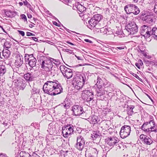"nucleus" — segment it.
<instances>
[{
    "instance_id": "f257e3e1",
    "label": "nucleus",
    "mask_w": 157,
    "mask_h": 157,
    "mask_svg": "<svg viewBox=\"0 0 157 157\" xmlns=\"http://www.w3.org/2000/svg\"><path fill=\"white\" fill-rule=\"evenodd\" d=\"M43 90L45 93L52 95L60 94L63 90L60 85L55 82L48 81L44 85Z\"/></svg>"
},
{
    "instance_id": "f03ea898",
    "label": "nucleus",
    "mask_w": 157,
    "mask_h": 157,
    "mask_svg": "<svg viewBox=\"0 0 157 157\" xmlns=\"http://www.w3.org/2000/svg\"><path fill=\"white\" fill-rule=\"evenodd\" d=\"M39 60L41 68L48 72V74L50 75L54 76L57 68L56 67H53L52 62L51 60L44 56H40Z\"/></svg>"
},
{
    "instance_id": "7ed1b4c3",
    "label": "nucleus",
    "mask_w": 157,
    "mask_h": 157,
    "mask_svg": "<svg viewBox=\"0 0 157 157\" xmlns=\"http://www.w3.org/2000/svg\"><path fill=\"white\" fill-rule=\"evenodd\" d=\"M103 84L102 79L100 77H98L97 82L94 86V87L96 90L97 98L101 100H103L104 99L105 91L103 86Z\"/></svg>"
},
{
    "instance_id": "20e7f679",
    "label": "nucleus",
    "mask_w": 157,
    "mask_h": 157,
    "mask_svg": "<svg viewBox=\"0 0 157 157\" xmlns=\"http://www.w3.org/2000/svg\"><path fill=\"white\" fill-rule=\"evenodd\" d=\"M102 17L99 14H95L92 17V18L89 21L88 23L92 28L95 27L98 29H100V24L99 23L102 19Z\"/></svg>"
},
{
    "instance_id": "39448f33",
    "label": "nucleus",
    "mask_w": 157,
    "mask_h": 157,
    "mask_svg": "<svg viewBox=\"0 0 157 157\" xmlns=\"http://www.w3.org/2000/svg\"><path fill=\"white\" fill-rule=\"evenodd\" d=\"M124 9L127 14L133 13L135 15L138 14L140 12L139 8L136 5L129 4L125 6Z\"/></svg>"
},
{
    "instance_id": "423d86ee",
    "label": "nucleus",
    "mask_w": 157,
    "mask_h": 157,
    "mask_svg": "<svg viewBox=\"0 0 157 157\" xmlns=\"http://www.w3.org/2000/svg\"><path fill=\"white\" fill-rule=\"evenodd\" d=\"M125 30L131 34L137 33L138 29L136 24L133 21L129 22L125 26Z\"/></svg>"
},
{
    "instance_id": "0eeeda50",
    "label": "nucleus",
    "mask_w": 157,
    "mask_h": 157,
    "mask_svg": "<svg viewBox=\"0 0 157 157\" xmlns=\"http://www.w3.org/2000/svg\"><path fill=\"white\" fill-rule=\"evenodd\" d=\"M62 130L63 136L65 137H68L74 132V127L71 124L65 125L63 127Z\"/></svg>"
},
{
    "instance_id": "6e6552de",
    "label": "nucleus",
    "mask_w": 157,
    "mask_h": 157,
    "mask_svg": "<svg viewBox=\"0 0 157 157\" xmlns=\"http://www.w3.org/2000/svg\"><path fill=\"white\" fill-rule=\"evenodd\" d=\"M131 131V128L129 126H123L121 127L120 132L121 137L123 139L127 137L130 135Z\"/></svg>"
},
{
    "instance_id": "1a4fd4ad",
    "label": "nucleus",
    "mask_w": 157,
    "mask_h": 157,
    "mask_svg": "<svg viewBox=\"0 0 157 157\" xmlns=\"http://www.w3.org/2000/svg\"><path fill=\"white\" fill-rule=\"evenodd\" d=\"M119 141L118 139L115 137H109L105 139L106 143L111 148L114 145H118V147L120 148L121 147L118 144Z\"/></svg>"
},
{
    "instance_id": "9d476101",
    "label": "nucleus",
    "mask_w": 157,
    "mask_h": 157,
    "mask_svg": "<svg viewBox=\"0 0 157 157\" xmlns=\"http://www.w3.org/2000/svg\"><path fill=\"white\" fill-rule=\"evenodd\" d=\"M151 27L146 25H143L140 28V33L145 38H147L151 36Z\"/></svg>"
},
{
    "instance_id": "9b49d317",
    "label": "nucleus",
    "mask_w": 157,
    "mask_h": 157,
    "mask_svg": "<svg viewBox=\"0 0 157 157\" xmlns=\"http://www.w3.org/2000/svg\"><path fill=\"white\" fill-rule=\"evenodd\" d=\"M25 59L26 63L29 64L31 67H33L36 66V60L33 54H25Z\"/></svg>"
},
{
    "instance_id": "f8f14e48",
    "label": "nucleus",
    "mask_w": 157,
    "mask_h": 157,
    "mask_svg": "<svg viewBox=\"0 0 157 157\" xmlns=\"http://www.w3.org/2000/svg\"><path fill=\"white\" fill-rule=\"evenodd\" d=\"M60 69L64 77L67 79H69L72 77L73 74L71 69L64 65H61L60 67Z\"/></svg>"
},
{
    "instance_id": "ddd939ff",
    "label": "nucleus",
    "mask_w": 157,
    "mask_h": 157,
    "mask_svg": "<svg viewBox=\"0 0 157 157\" xmlns=\"http://www.w3.org/2000/svg\"><path fill=\"white\" fill-rule=\"evenodd\" d=\"M83 96L84 97V99L87 102L90 103L91 101H93L94 98L93 93L92 91H90L89 90H83Z\"/></svg>"
},
{
    "instance_id": "4468645a",
    "label": "nucleus",
    "mask_w": 157,
    "mask_h": 157,
    "mask_svg": "<svg viewBox=\"0 0 157 157\" xmlns=\"http://www.w3.org/2000/svg\"><path fill=\"white\" fill-rule=\"evenodd\" d=\"M85 143V140L82 136H79L77 137V143L75 147L80 151H81L84 147Z\"/></svg>"
},
{
    "instance_id": "2eb2a0df",
    "label": "nucleus",
    "mask_w": 157,
    "mask_h": 157,
    "mask_svg": "<svg viewBox=\"0 0 157 157\" xmlns=\"http://www.w3.org/2000/svg\"><path fill=\"white\" fill-rule=\"evenodd\" d=\"M80 81L86 82L87 80L84 75H82L79 73L77 74L73 78L72 84L80 82Z\"/></svg>"
},
{
    "instance_id": "dca6fc26",
    "label": "nucleus",
    "mask_w": 157,
    "mask_h": 157,
    "mask_svg": "<svg viewBox=\"0 0 157 157\" xmlns=\"http://www.w3.org/2000/svg\"><path fill=\"white\" fill-rule=\"evenodd\" d=\"M71 110L75 116H79L84 112L82 107L78 105H74L72 107Z\"/></svg>"
},
{
    "instance_id": "f3484780",
    "label": "nucleus",
    "mask_w": 157,
    "mask_h": 157,
    "mask_svg": "<svg viewBox=\"0 0 157 157\" xmlns=\"http://www.w3.org/2000/svg\"><path fill=\"white\" fill-rule=\"evenodd\" d=\"M13 84H14L16 86L17 85L20 86V89L23 90L25 86V83H23L25 81L22 79H19L18 80L16 79V77L13 76L12 77Z\"/></svg>"
},
{
    "instance_id": "a211bd4d",
    "label": "nucleus",
    "mask_w": 157,
    "mask_h": 157,
    "mask_svg": "<svg viewBox=\"0 0 157 157\" xmlns=\"http://www.w3.org/2000/svg\"><path fill=\"white\" fill-rule=\"evenodd\" d=\"M98 151L96 148H92L86 151V157H97Z\"/></svg>"
},
{
    "instance_id": "6ab92c4d",
    "label": "nucleus",
    "mask_w": 157,
    "mask_h": 157,
    "mask_svg": "<svg viewBox=\"0 0 157 157\" xmlns=\"http://www.w3.org/2000/svg\"><path fill=\"white\" fill-rule=\"evenodd\" d=\"M73 8L74 10H77L81 13L83 12L86 10V8L79 2L76 3L74 5L73 4Z\"/></svg>"
},
{
    "instance_id": "aec40b11",
    "label": "nucleus",
    "mask_w": 157,
    "mask_h": 157,
    "mask_svg": "<svg viewBox=\"0 0 157 157\" xmlns=\"http://www.w3.org/2000/svg\"><path fill=\"white\" fill-rule=\"evenodd\" d=\"M141 128L146 132L150 133L151 131H150V128L149 126V124L147 122H145L144 123L141 127Z\"/></svg>"
},
{
    "instance_id": "412c9836",
    "label": "nucleus",
    "mask_w": 157,
    "mask_h": 157,
    "mask_svg": "<svg viewBox=\"0 0 157 157\" xmlns=\"http://www.w3.org/2000/svg\"><path fill=\"white\" fill-rule=\"evenodd\" d=\"M150 128V131L155 132H157V127H156L155 124L153 120H151L149 122H147Z\"/></svg>"
},
{
    "instance_id": "4be33fe9",
    "label": "nucleus",
    "mask_w": 157,
    "mask_h": 157,
    "mask_svg": "<svg viewBox=\"0 0 157 157\" xmlns=\"http://www.w3.org/2000/svg\"><path fill=\"white\" fill-rule=\"evenodd\" d=\"M85 82L80 81V82L74 83L72 84L75 89L79 90L84 86Z\"/></svg>"
},
{
    "instance_id": "5701e85b",
    "label": "nucleus",
    "mask_w": 157,
    "mask_h": 157,
    "mask_svg": "<svg viewBox=\"0 0 157 157\" xmlns=\"http://www.w3.org/2000/svg\"><path fill=\"white\" fill-rule=\"evenodd\" d=\"M24 78L27 81H32L35 78V77L32 73H27L24 75Z\"/></svg>"
},
{
    "instance_id": "b1692460",
    "label": "nucleus",
    "mask_w": 157,
    "mask_h": 157,
    "mask_svg": "<svg viewBox=\"0 0 157 157\" xmlns=\"http://www.w3.org/2000/svg\"><path fill=\"white\" fill-rule=\"evenodd\" d=\"M23 63V61L21 60V58L19 56H17V59L15 63L16 67L18 68L20 67Z\"/></svg>"
},
{
    "instance_id": "393cba45",
    "label": "nucleus",
    "mask_w": 157,
    "mask_h": 157,
    "mask_svg": "<svg viewBox=\"0 0 157 157\" xmlns=\"http://www.w3.org/2000/svg\"><path fill=\"white\" fill-rule=\"evenodd\" d=\"M143 20L147 23L151 24L153 22V16L152 15H147L143 18Z\"/></svg>"
},
{
    "instance_id": "a878e982",
    "label": "nucleus",
    "mask_w": 157,
    "mask_h": 157,
    "mask_svg": "<svg viewBox=\"0 0 157 157\" xmlns=\"http://www.w3.org/2000/svg\"><path fill=\"white\" fill-rule=\"evenodd\" d=\"M150 33L151 36L154 39L157 40V28L153 27Z\"/></svg>"
},
{
    "instance_id": "bb28decb",
    "label": "nucleus",
    "mask_w": 157,
    "mask_h": 157,
    "mask_svg": "<svg viewBox=\"0 0 157 157\" xmlns=\"http://www.w3.org/2000/svg\"><path fill=\"white\" fill-rule=\"evenodd\" d=\"M134 107V106L133 105H127V111L128 114V115L131 116L133 113L134 112L133 111V109Z\"/></svg>"
},
{
    "instance_id": "cd10ccee",
    "label": "nucleus",
    "mask_w": 157,
    "mask_h": 157,
    "mask_svg": "<svg viewBox=\"0 0 157 157\" xmlns=\"http://www.w3.org/2000/svg\"><path fill=\"white\" fill-rule=\"evenodd\" d=\"M90 121L93 124H95L98 123L99 121V119L98 117L94 115L91 116L90 117Z\"/></svg>"
},
{
    "instance_id": "c85d7f7f",
    "label": "nucleus",
    "mask_w": 157,
    "mask_h": 157,
    "mask_svg": "<svg viewBox=\"0 0 157 157\" xmlns=\"http://www.w3.org/2000/svg\"><path fill=\"white\" fill-rule=\"evenodd\" d=\"M2 54L5 58H7L9 57L10 54V52L8 49L4 50L2 51Z\"/></svg>"
},
{
    "instance_id": "c756f323",
    "label": "nucleus",
    "mask_w": 157,
    "mask_h": 157,
    "mask_svg": "<svg viewBox=\"0 0 157 157\" xmlns=\"http://www.w3.org/2000/svg\"><path fill=\"white\" fill-rule=\"evenodd\" d=\"M55 131V127L53 124L51 123L49 124L48 131L49 132L52 133Z\"/></svg>"
},
{
    "instance_id": "7c9ffc66",
    "label": "nucleus",
    "mask_w": 157,
    "mask_h": 157,
    "mask_svg": "<svg viewBox=\"0 0 157 157\" xmlns=\"http://www.w3.org/2000/svg\"><path fill=\"white\" fill-rule=\"evenodd\" d=\"M6 72V68L4 65H2L0 66V76H2Z\"/></svg>"
},
{
    "instance_id": "2f4dec72",
    "label": "nucleus",
    "mask_w": 157,
    "mask_h": 157,
    "mask_svg": "<svg viewBox=\"0 0 157 157\" xmlns=\"http://www.w3.org/2000/svg\"><path fill=\"white\" fill-rule=\"evenodd\" d=\"M16 12H12L10 10L7 11L5 12L6 15L7 17H13L14 13H16Z\"/></svg>"
},
{
    "instance_id": "473e14b6",
    "label": "nucleus",
    "mask_w": 157,
    "mask_h": 157,
    "mask_svg": "<svg viewBox=\"0 0 157 157\" xmlns=\"http://www.w3.org/2000/svg\"><path fill=\"white\" fill-rule=\"evenodd\" d=\"M19 156L18 157H31L30 154L28 152H21L19 154Z\"/></svg>"
},
{
    "instance_id": "72a5a7b5",
    "label": "nucleus",
    "mask_w": 157,
    "mask_h": 157,
    "mask_svg": "<svg viewBox=\"0 0 157 157\" xmlns=\"http://www.w3.org/2000/svg\"><path fill=\"white\" fill-rule=\"evenodd\" d=\"M144 142L146 144L150 145L152 143L153 141L151 138L147 136L146 137V138L145 139Z\"/></svg>"
},
{
    "instance_id": "f704fd0d",
    "label": "nucleus",
    "mask_w": 157,
    "mask_h": 157,
    "mask_svg": "<svg viewBox=\"0 0 157 157\" xmlns=\"http://www.w3.org/2000/svg\"><path fill=\"white\" fill-rule=\"evenodd\" d=\"M100 29H101L100 30V32L103 33L104 34L108 35L109 34V29L107 28H100Z\"/></svg>"
},
{
    "instance_id": "c9c22d12",
    "label": "nucleus",
    "mask_w": 157,
    "mask_h": 157,
    "mask_svg": "<svg viewBox=\"0 0 157 157\" xmlns=\"http://www.w3.org/2000/svg\"><path fill=\"white\" fill-rule=\"evenodd\" d=\"M25 40L26 41L30 42V40H33L35 41H37L38 40L37 38L36 37H25Z\"/></svg>"
},
{
    "instance_id": "e433bc0d",
    "label": "nucleus",
    "mask_w": 157,
    "mask_h": 157,
    "mask_svg": "<svg viewBox=\"0 0 157 157\" xmlns=\"http://www.w3.org/2000/svg\"><path fill=\"white\" fill-rule=\"evenodd\" d=\"M69 101L70 100L67 98L64 101L65 104L64 105V107L66 109H68L70 107V103Z\"/></svg>"
},
{
    "instance_id": "4c0bfd02",
    "label": "nucleus",
    "mask_w": 157,
    "mask_h": 157,
    "mask_svg": "<svg viewBox=\"0 0 157 157\" xmlns=\"http://www.w3.org/2000/svg\"><path fill=\"white\" fill-rule=\"evenodd\" d=\"M11 45L9 42L6 41L4 44V48H9L10 47Z\"/></svg>"
},
{
    "instance_id": "58836bf2",
    "label": "nucleus",
    "mask_w": 157,
    "mask_h": 157,
    "mask_svg": "<svg viewBox=\"0 0 157 157\" xmlns=\"http://www.w3.org/2000/svg\"><path fill=\"white\" fill-rule=\"evenodd\" d=\"M72 0H63V1L65 4L71 6Z\"/></svg>"
},
{
    "instance_id": "ea45409f",
    "label": "nucleus",
    "mask_w": 157,
    "mask_h": 157,
    "mask_svg": "<svg viewBox=\"0 0 157 157\" xmlns=\"http://www.w3.org/2000/svg\"><path fill=\"white\" fill-rule=\"evenodd\" d=\"M63 51L64 52H66L69 54H74V53L72 50H70L68 49H63Z\"/></svg>"
},
{
    "instance_id": "a19ab883",
    "label": "nucleus",
    "mask_w": 157,
    "mask_h": 157,
    "mask_svg": "<svg viewBox=\"0 0 157 157\" xmlns=\"http://www.w3.org/2000/svg\"><path fill=\"white\" fill-rule=\"evenodd\" d=\"M50 59L51 60L52 63H53L56 65H58L59 63V61L58 60H55L53 59Z\"/></svg>"
},
{
    "instance_id": "79ce46f5",
    "label": "nucleus",
    "mask_w": 157,
    "mask_h": 157,
    "mask_svg": "<svg viewBox=\"0 0 157 157\" xmlns=\"http://www.w3.org/2000/svg\"><path fill=\"white\" fill-rule=\"evenodd\" d=\"M147 136L144 135V134H141L140 136V140H142V141H144L145 140V139L146 138V137H147Z\"/></svg>"
},
{
    "instance_id": "37998d69",
    "label": "nucleus",
    "mask_w": 157,
    "mask_h": 157,
    "mask_svg": "<svg viewBox=\"0 0 157 157\" xmlns=\"http://www.w3.org/2000/svg\"><path fill=\"white\" fill-rule=\"evenodd\" d=\"M21 17L22 19L24 20V21H27L26 17L25 14H22L21 15Z\"/></svg>"
},
{
    "instance_id": "c03bdc74",
    "label": "nucleus",
    "mask_w": 157,
    "mask_h": 157,
    "mask_svg": "<svg viewBox=\"0 0 157 157\" xmlns=\"http://www.w3.org/2000/svg\"><path fill=\"white\" fill-rule=\"evenodd\" d=\"M22 36H25V32L22 31L21 30H18L17 31Z\"/></svg>"
},
{
    "instance_id": "a18cd8bd",
    "label": "nucleus",
    "mask_w": 157,
    "mask_h": 157,
    "mask_svg": "<svg viewBox=\"0 0 157 157\" xmlns=\"http://www.w3.org/2000/svg\"><path fill=\"white\" fill-rule=\"evenodd\" d=\"M26 35L28 36H34L35 35L34 34L28 32H26Z\"/></svg>"
},
{
    "instance_id": "49530a36",
    "label": "nucleus",
    "mask_w": 157,
    "mask_h": 157,
    "mask_svg": "<svg viewBox=\"0 0 157 157\" xmlns=\"http://www.w3.org/2000/svg\"><path fill=\"white\" fill-rule=\"evenodd\" d=\"M154 11L157 14V2H156L154 6Z\"/></svg>"
},
{
    "instance_id": "de8ad7c7",
    "label": "nucleus",
    "mask_w": 157,
    "mask_h": 157,
    "mask_svg": "<svg viewBox=\"0 0 157 157\" xmlns=\"http://www.w3.org/2000/svg\"><path fill=\"white\" fill-rule=\"evenodd\" d=\"M0 157H8L6 154L3 153H0Z\"/></svg>"
},
{
    "instance_id": "09e8293b",
    "label": "nucleus",
    "mask_w": 157,
    "mask_h": 157,
    "mask_svg": "<svg viewBox=\"0 0 157 157\" xmlns=\"http://www.w3.org/2000/svg\"><path fill=\"white\" fill-rule=\"evenodd\" d=\"M124 46H121L117 47L116 49H119L120 50H121L124 49Z\"/></svg>"
},
{
    "instance_id": "8fccbe9b",
    "label": "nucleus",
    "mask_w": 157,
    "mask_h": 157,
    "mask_svg": "<svg viewBox=\"0 0 157 157\" xmlns=\"http://www.w3.org/2000/svg\"><path fill=\"white\" fill-rule=\"evenodd\" d=\"M132 75L134 77H135L136 78L139 79L140 80V78H139V76H138V75H137L136 74L133 73V74H132Z\"/></svg>"
},
{
    "instance_id": "3c124183",
    "label": "nucleus",
    "mask_w": 157,
    "mask_h": 157,
    "mask_svg": "<svg viewBox=\"0 0 157 157\" xmlns=\"http://www.w3.org/2000/svg\"><path fill=\"white\" fill-rule=\"evenodd\" d=\"M38 90L36 89V88H34L33 89V94H35L38 93Z\"/></svg>"
},
{
    "instance_id": "603ef678",
    "label": "nucleus",
    "mask_w": 157,
    "mask_h": 157,
    "mask_svg": "<svg viewBox=\"0 0 157 157\" xmlns=\"http://www.w3.org/2000/svg\"><path fill=\"white\" fill-rule=\"evenodd\" d=\"M138 63H139L140 64L141 66H142L143 64V62L141 60H139Z\"/></svg>"
},
{
    "instance_id": "864d4df0",
    "label": "nucleus",
    "mask_w": 157,
    "mask_h": 157,
    "mask_svg": "<svg viewBox=\"0 0 157 157\" xmlns=\"http://www.w3.org/2000/svg\"><path fill=\"white\" fill-rule=\"evenodd\" d=\"M99 136L97 134H95L94 135H92V138H97L98 136Z\"/></svg>"
},
{
    "instance_id": "5fc2aeb1",
    "label": "nucleus",
    "mask_w": 157,
    "mask_h": 157,
    "mask_svg": "<svg viewBox=\"0 0 157 157\" xmlns=\"http://www.w3.org/2000/svg\"><path fill=\"white\" fill-rule=\"evenodd\" d=\"M135 65L138 68H140L141 66L138 63H136Z\"/></svg>"
},
{
    "instance_id": "6e6d98bb",
    "label": "nucleus",
    "mask_w": 157,
    "mask_h": 157,
    "mask_svg": "<svg viewBox=\"0 0 157 157\" xmlns=\"http://www.w3.org/2000/svg\"><path fill=\"white\" fill-rule=\"evenodd\" d=\"M84 40L86 42H89L90 43H92V41L88 39H85Z\"/></svg>"
},
{
    "instance_id": "4d7b16f0",
    "label": "nucleus",
    "mask_w": 157,
    "mask_h": 157,
    "mask_svg": "<svg viewBox=\"0 0 157 157\" xmlns=\"http://www.w3.org/2000/svg\"><path fill=\"white\" fill-rule=\"evenodd\" d=\"M75 56H76V57L77 58L78 60H82V57L80 56H77L76 55H75Z\"/></svg>"
},
{
    "instance_id": "13d9d810",
    "label": "nucleus",
    "mask_w": 157,
    "mask_h": 157,
    "mask_svg": "<svg viewBox=\"0 0 157 157\" xmlns=\"http://www.w3.org/2000/svg\"><path fill=\"white\" fill-rule=\"evenodd\" d=\"M152 64L155 66H157V62L156 61H154L152 62Z\"/></svg>"
},
{
    "instance_id": "bf43d9fd",
    "label": "nucleus",
    "mask_w": 157,
    "mask_h": 157,
    "mask_svg": "<svg viewBox=\"0 0 157 157\" xmlns=\"http://www.w3.org/2000/svg\"><path fill=\"white\" fill-rule=\"evenodd\" d=\"M8 60H6L5 61V63H6V64L7 65H9V64H10L11 63L10 62V63H8Z\"/></svg>"
},
{
    "instance_id": "052dcab7",
    "label": "nucleus",
    "mask_w": 157,
    "mask_h": 157,
    "mask_svg": "<svg viewBox=\"0 0 157 157\" xmlns=\"http://www.w3.org/2000/svg\"><path fill=\"white\" fill-rule=\"evenodd\" d=\"M25 5H27V4H28V2L25 0V1H23Z\"/></svg>"
},
{
    "instance_id": "680f3d73",
    "label": "nucleus",
    "mask_w": 157,
    "mask_h": 157,
    "mask_svg": "<svg viewBox=\"0 0 157 157\" xmlns=\"http://www.w3.org/2000/svg\"><path fill=\"white\" fill-rule=\"evenodd\" d=\"M27 16L28 18H31L32 17V15L30 14H28L27 15Z\"/></svg>"
},
{
    "instance_id": "e2e57ef3",
    "label": "nucleus",
    "mask_w": 157,
    "mask_h": 157,
    "mask_svg": "<svg viewBox=\"0 0 157 157\" xmlns=\"http://www.w3.org/2000/svg\"><path fill=\"white\" fill-rule=\"evenodd\" d=\"M33 156L34 157H40V156L36 154H34L33 155Z\"/></svg>"
},
{
    "instance_id": "0e129e2a",
    "label": "nucleus",
    "mask_w": 157,
    "mask_h": 157,
    "mask_svg": "<svg viewBox=\"0 0 157 157\" xmlns=\"http://www.w3.org/2000/svg\"><path fill=\"white\" fill-rule=\"evenodd\" d=\"M146 95H147V96L149 98L151 101H152V99H151V97L149 96V95L148 94H145Z\"/></svg>"
},
{
    "instance_id": "69168bd1",
    "label": "nucleus",
    "mask_w": 157,
    "mask_h": 157,
    "mask_svg": "<svg viewBox=\"0 0 157 157\" xmlns=\"http://www.w3.org/2000/svg\"><path fill=\"white\" fill-rule=\"evenodd\" d=\"M2 124L4 125L5 126H6L7 125V123L6 122H4Z\"/></svg>"
},
{
    "instance_id": "338daca9",
    "label": "nucleus",
    "mask_w": 157,
    "mask_h": 157,
    "mask_svg": "<svg viewBox=\"0 0 157 157\" xmlns=\"http://www.w3.org/2000/svg\"><path fill=\"white\" fill-rule=\"evenodd\" d=\"M53 24L55 25H56V26H59L58 25V24L57 23V22H56V21H54L53 22Z\"/></svg>"
},
{
    "instance_id": "774afa93",
    "label": "nucleus",
    "mask_w": 157,
    "mask_h": 157,
    "mask_svg": "<svg viewBox=\"0 0 157 157\" xmlns=\"http://www.w3.org/2000/svg\"><path fill=\"white\" fill-rule=\"evenodd\" d=\"M67 43H68V44H71V45H74V44L73 43H72L71 42H70L69 41H67Z\"/></svg>"
}]
</instances>
